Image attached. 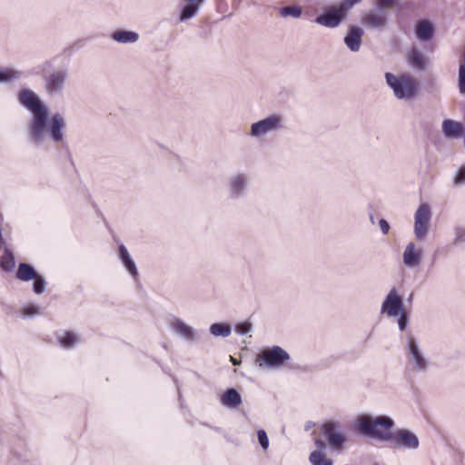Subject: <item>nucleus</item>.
Masks as SVG:
<instances>
[{
  "mask_svg": "<svg viewBox=\"0 0 465 465\" xmlns=\"http://www.w3.org/2000/svg\"><path fill=\"white\" fill-rule=\"evenodd\" d=\"M17 100L32 114L28 123V134L33 142H43L46 134L54 143L64 142L66 123L61 114L56 113L49 119L47 106L37 94L28 88L18 91Z\"/></svg>",
  "mask_w": 465,
  "mask_h": 465,
  "instance_id": "obj_1",
  "label": "nucleus"
},
{
  "mask_svg": "<svg viewBox=\"0 0 465 465\" xmlns=\"http://www.w3.org/2000/svg\"><path fill=\"white\" fill-rule=\"evenodd\" d=\"M358 430L364 436L381 441H388L395 448L414 450L420 446L418 436L410 430L399 429L393 432L390 430L394 427V420L387 415L371 416L362 414L356 420Z\"/></svg>",
  "mask_w": 465,
  "mask_h": 465,
  "instance_id": "obj_2",
  "label": "nucleus"
},
{
  "mask_svg": "<svg viewBox=\"0 0 465 465\" xmlns=\"http://www.w3.org/2000/svg\"><path fill=\"white\" fill-rule=\"evenodd\" d=\"M52 67L53 62L46 60L35 67V73L42 75L46 94L50 97H60L64 94L68 72L65 68H59L49 73Z\"/></svg>",
  "mask_w": 465,
  "mask_h": 465,
  "instance_id": "obj_3",
  "label": "nucleus"
},
{
  "mask_svg": "<svg viewBox=\"0 0 465 465\" xmlns=\"http://www.w3.org/2000/svg\"><path fill=\"white\" fill-rule=\"evenodd\" d=\"M385 80L398 100L411 102L419 94L420 81L409 73L399 75L386 73Z\"/></svg>",
  "mask_w": 465,
  "mask_h": 465,
  "instance_id": "obj_4",
  "label": "nucleus"
},
{
  "mask_svg": "<svg viewBox=\"0 0 465 465\" xmlns=\"http://www.w3.org/2000/svg\"><path fill=\"white\" fill-rule=\"evenodd\" d=\"M361 2L362 0H341L336 5L327 6L314 21L327 28H337L347 18L348 13Z\"/></svg>",
  "mask_w": 465,
  "mask_h": 465,
  "instance_id": "obj_5",
  "label": "nucleus"
},
{
  "mask_svg": "<svg viewBox=\"0 0 465 465\" xmlns=\"http://www.w3.org/2000/svg\"><path fill=\"white\" fill-rule=\"evenodd\" d=\"M289 360V353L282 347L274 345L262 351L257 355L255 361L261 368L280 369Z\"/></svg>",
  "mask_w": 465,
  "mask_h": 465,
  "instance_id": "obj_6",
  "label": "nucleus"
},
{
  "mask_svg": "<svg viewBox=\"0 0 465 465\" xmlns=\"http://www.w3.org/2000/svg\"><path fill=\"white\" fill-rule=\"evenodd\" d=\"M284 128V118L278 114H272L267 117L252 124L249 135L252 138H262L265 135L281 131Z\"/></svg>",
  "mask_w": 465,
  "mask_h": 465,
  "instance_id": "obj_7",
  "label": "nucleus"
},
{
  "mask_svg": "<svg viewBox=\"0 0 465 465\" xmlns=\"http://www.w3.org/2000/svg\"><path fill=\"white\" fill-rule=\"evenodd\" d=\"M322 432L331 450L340 453L347 441L342 426L338 420H327L322 425Z\"/></svg>",
  "mask_w": 465,
  "mask_h": 465,
  "instance_id": "obj_8",
  "label": "nucleus"
},
{
  "mask_svg": "<svg viewBox=\"0 0 465 465\" xmlns=\"http://www.w3.org/2000/svg\"><path fill=\"white\" fill-rule=\"evenodd\" d=\"M407 359L411 369L418 372H425L430 365L428 359L420 348L416 339L410 335L407 343Z\"/></svg>",
  "mask_w": 465,
  "mask_h": 465,
  "instance_id": "obj_9",
  "label": "nucleus"
},
{
  "mask_svg": "<svg viewBox=\"0 0 465 465\" xmlns=\"http://www.w3.org/2000/svg\"><path fill=\"white\" fill-rule=\"evenodd\" d=\"M431 219L430 207L427 203H421L414 214V235L418 241L423 242L429 232Z\"/></svg>",
  "mask_w": 465,
  "mask_h": 465,
  "instance_id": "obj_10",
  "label": "nucleus"
},
{
  "mask_svg": "<svg viewBox=\"0 0 465 465\" xmlns=\"http://www.w3.org/2000/svg\"><path fill=\"white\" fill-rule=\"evenodd\" d=\"M249 186V176L238 173L230 175L226 181L227 193L230 198L237 200L246 195Z\"/></svg>",
  "mask_w": 465,
  "mask_h": 465,
  "instance_id": "obj_11",
  "label": "nucleus"
},
{
  "mask_svg": "<svg viewBox=\"0 0 465 465\" xmlns=\"http://www.w3.org/2000/svg\"><path fill=\"white\" fill-rule=\"evenodd\" d=\"M404 311L403 300L395 287L391 288L387 293L381 303V312L389 317L394 318Z\"/></svg>",
  "mask_w": 465,
  "mask_h": 465,
  "instance_id": "obj_12",
  "label": "nucleus"
},
{
  "mask_svg": "<svg viewBox=\"0 0 465 465\" xmlns=\"http://www.w3.org/2000/svg\"><path fill=\"white\" fill-rule=\"evenodd\" d=\"M169 325L172 331L185 341L189 343H195L198 341V331L180 318H173L170 321Z\"/></svg>",
  "mask_w": 465,
  "mask_h": 465,
  "instance_id": "obj_13",
  "label": "nucleus"
},
{
  "mask_svg": "<svg viewBox=\"0 0 465 465\" xmlns=\"http://www.w3.org/2000/svg\"><path fill=\"white\" fill-rule=\"evenodd\" d=\"M423 258V251L418 247L413 242H409L402 253L403 264L409 268L413 269L419 267Z\"/></svg>",
  "mask_w": 465,
  "mask_h": 465,
  "instance_id": "obj_14",
  "label": "nucleus"
},
{
  "mask_svg": "<svg viewBox=\"0 0 465 465\" xmlns=\"http://www.w3.org/2000/svg\"><path fill=\"white\" fill-rule=\"evenodd\" d=\"M364 31L361 27L352 25L348 27L343 42L347 48L353 53L360 51Z\"/></svg>",
  "mask_w": 465,
  "mask_h": 465,
  "instance_id": "obj_15",
  "label": "nucleus"
},
{
  "mask_svg": "<svg viewBox=\"0 0 465 465\" xmlns=\"http://www.w3.org/2000/svg\"><path fill=\"white\" fill-rule=\"evenodd\" d=\"M362 23L372 29H382L388 24V13L379 11L374 7L363 16Z\"/></svg>",
  "mask_w": 465,
  "mask_h": 465,
  "instance_id": "obj_16",
  "label": "nucleus"
},
{
  "mask_svg": "<svg viewBox=\"0 0 465 465\" xmlns=\"http://www.w3.org/2000/svg\"><path fill=\"white\" fill-rule=\"evenodd\" d=\"M435 32V25L429 19H420L415 24L414 33L420 42L430 41L434 37Z\"/></svg>",
  "mask_w": 465,
  "mask_h": 465,
  "instance_id": "obj_17",
  "label": "nucleus"
},
{
  "mask_svg": "<svg viewBox=\"0 0 465 465\" xmlns=\"http://www.w3.org/2000/svg\"><path fill=\"white\" fill-rule=\"evenodd\" d=\"M408 65L416 72H423L429 64V59L417 47H412L406 55Z\"/></svg>",
  "mask_w": 465,
  "mask_h": 465,
  "instance_id": "obj_18",
  "label": "nucleus"
},
{
  "mask_svg": "<svg viewBox=\"0 0 465 465\" xmlns=\"http://www.w3.org/2000/svg\"><path fill=\"white\" fill-rule=\"evenodd\" d=\"M184 5L181 6L178 19L183 23L193 19L199 13L205 0H183Z\"/></svg>",
  "mask_w": 465,
  "mask_h": 465,
  "instance_id": "obj_19",
  "label": "nucleus"
},
{
  "mask_svg": "<svg viewBox=\"0 0 465 465\" xmlns=\"http://www.w3.org/2000/svg\"><path fill=\"white\" fill-rule=\"evenodd\" d=\"M442 133L446 138L457 139L464 134L465 127L460 122L452 119H445L442 122Z\"/></svg>",
  "mask_w": 465,
  "mask_h": 465,
  "instance_id": "obj_20",
  "label": "nucleus"
},
{
  "mask_svg": "<svg viewBox=\"0 0 465 465\" xmlns=\"http://www.w3.org/2000/svg\"><path fill=\"white\" fill-rule=\"evenodd\" d=\"M118 257L125 267L126 271L129 272L131 277L134 280H137L139 277V272L136 267L135 262L132 259L128 250L124 244H120L118 246Z\"/></svg>",
  "mask_w": 465,
  "mask_h": 465,
  "instance_id": "obj_21",
  "label": "nucleus"
},
{
  "mask_svg": "<svg viewBox=\"0 0 465 465\" xmlns=\"http://www.w3.org/2000/svg\"><path fill=\"white\" fill-rule=\"evenodd\" d=\"M221 403L229 409H237L242 404V397L236 389H227L220 397Z\"/></svg>",
  "mask_w": 465,
  "mask_h": 465,
  "instance_id": "obj_22",
  "label": "nucleus"
},
{
  "mask_svg": "<svg viewBox=\"0 0 465 465\" xmlns=\"http://www.w3.org/2000/svg\"><path fill=\"white\" fill-rule=\"evenodd\" d=\"M112 40L119 44H134L139 40L138 33L134 31L120 29L111 35Z\"/></svg>",
  "mask_w": 465,
  "mask_h": 465,
  "instance_id": "obj_23",
  "label": "nucleus"
},
{
  "mask_svg": "<svg viewBox=\"0 0 465 465\" xmlns=\"http://www.w3.org/2000/svg\"><path fill=\"white\" fill-rule=\"evenodd\" d=\"M57 341L61 347L66 350L73 349L79 341L80 337L76 332L64 331L57 334Z\"/></svg>",
  "mask_w": 465,
  "mask_h": 465,
  "instance_id": "obj_24",
  "label": "nucleus"
},
{
  "mask_svg": "<svg viewBox=\"0 0 465 465\" xmlns=\"http://www.w3.org/2000/svg\"><path fill=\"white\" fill-rule=\"evenodd\" d=\"M37 274L38 272L35 270V268L25 262H21L18 265V269L16 271V278L23 282H29L37 277Z\"/></svg>",
  "mask_w": 465,
  "mask_h": 465,
  "instance_id": "obj_25",
  "label": "nucleus"
},
{
  "mask_svg": "<svg viewBox=\"0 0 465 465\" xmlns=\"http://www.w3.org/2000/svg\"><path fill=\"white\" fill-rule=\"evenodd\" d=\"M22 77V72L13 68L0 66V84L15 82Z\"/></svg>",
  "mask_w": 465,
  "mask_h": 465,
  "instance_id": "obj_26",
  "label": "nucleus"
},
{
  "mask_svg": "<svg viewBox=\"0 0 465 465\" xmlns=\"http://www.w3.org/2000/svg\"><path fill=\"white\" fill-rule=\"evenodd\" d=\"M280 16L283 18L292 17L301 18L302 15V7L300 5H285L279 9Z\"/></svg>",
  "mask_w": 465,
  "mask_h": 465,
  "instance_id": "obj_27",
  "label": "nucleus"
},
{
  "mask_svg": "<svg viewBox=\"0 0 465 465\" xmlns=\"http://www.w3.org/2000/svg\"><path fill=\"white\" fill-rule=\"evenodd\" d=\"M210 333L214 337H229L232 333V328L228 323H213L210 326Z\"/></svg>",
  "mask_w": 465,
  "mask_h": 465,
  "instance_id": "obj_28",
  "label": "nucleus"
},
{
  "mask_svg": "<svg viewBox=\"0 0 465 465\" xmlns=\"http://www.w3.org/2000/svg\"><path fill=\"white\" fill-rule=\"evenodd\" d=\"M1 267L6 272H11L15 266V256L12 251L8 248H5L4 253L1 258Z\"/></svg>",
  "mask_w": 465,
  "mask_h": 465,
  "instance_id": "obj_29",
  "label": "nucleus"
},
{
  "mask_svg": "<svg viewBox=\"0 0 465 465\" xmlns=\"http://www.w3.org/2000/svg\"><path fill=\"white\" fill-rule=\"evenodd\" d=\"M309 460L312 465H333L332 460L327 458L322 451H312L309 456Z\"/></svg>",
  "mask_w": 465,
  "mask_h": 465,
  "instance_id": "obj_30",
  "label": "nucleus"
},
{
  "mask_svg": "<svg viewBox=\"0 0 465 465\" xmlns=\"http://www.w3.org/2000/svg\"><path fill=\"white\" fill-rule=\"evenodd\" d=\"M401 0H373V6L381 12H387L400 4Z\"/></svg>",
  "mask_w": 465,
  "mask_h": 465,
  "instance_id": "obj_31",
  "label": "nucleus"
},
{
  "mask_svg": "<svg viewBox=\"0 0 465 465\" xmlns=\"http://www.w3.org/2000/svg\"><path fill=\"white\" fill-rule=\"evenodd\" d=\"M34 284H33V291L35 294H42L45 291L46 287V282L44 278V276L37 274V277L33 279Z\"/></svg>",
  "mask_w": 465,
  "mask_h": 465,
  "instance_id": "obj_32",
  "label": "nucleus"
},
{
  "mask_svg": "<svg viewBox=\"0 0 465 465\" xmlns=\"http://www.w3.org/2000/svg\"><path fill=\"white\" fill-rule=\"evenodd\" d=\"M454 240L453 244L456 246L465 243V227L457 225L454 227Z\"/></svg>",
  "mask_w": 465,
  "mask_h": 465,
  "instance_id": "obj_33",
  "label": "nucleus"
},
{
  "mask_svg": "<svg viewBox=\"0 0 465 465\" xmlns=\"http://www.w3.org/2000/svg\"><path fill=\"white\" fill-rule=\"evenodd\" d=\"M40 313H41V309L36 304L30 303V304L24 306L22 309V314L25 317H33V316L38 315Z\"/></svg>",
  "mask_w": 465,
  "mask_h": 465,
  "instance_id": "obj_34",
  "label": "nucleus"
},
{
  "mask_svg": "<svg viewBox=\"0 0 465 465\" xmlns=\"http://www.w3.org/2000/svg\"><path fill=\"white\" fill-rule=\"evenodd\" d=\"M252 324L249 322H239L234 326V331L240 335L247 334L248 332L252 331Z\"/></svg>",
  "mask_w": 465,
  "mask_h": 465,
  "instance_id": "obj_35",
  "label": "nucleus"
},
{
  "mask_svg": "<svg viewBox=\"0 0 465 465\" xmlns=\"http://www.w3.org/2000/svg\"><path fill=\"white\" fill-rule=\"evenodd\" d=\"M453 184L455 186L465 184V165L460 166L455 173L453 177Z\"/></svg>",
  "mask_w": 465,
  "mask_h": 465,
  "instance_id": "obj_36",
  "label": "nucleus"
},
{
  "mask_svg": "<svg viewBox=\"0 0 465 465\" xmlns=\"http://www.w3.org/2000/svg\"><path fill=\"white\" fill-rule=\"evenodd\" d=\"M257 438L262 448L266 450L269 447V439L264 430H259L257 431Z\"/></svg>",
  "mask_w": 465,
  "mask_h": 465,
  "instance_id": "obj_37",
  "label": "nucleus"
},
{
  "mask_svg": "<svg viewBox=\"0 0 465 465\" xmlns=\"http://www.w3.org/2000/svg\"><path fill=\"white\" fill-rule=\"evenodd\" d=\"M458 87L461 94H465V68L459 67Z\"/></svg>",
  "mask_w": 465,
  "mask_h": 465,
  "instance_id": "obj_38",
  "label": "nucleus"
},
{
  "mask_svg": "<svg viewBox=\"0 0 465 465\" xmlns=\"http://www.w3.org/2000/svg\"><path fill=\"white\" fill-rule=\"evenodd\" d=\"M397 317H398L399 329L401 331H404L406 329L407 325H408V322H409L408 314L405 312V311H403Z\"/></svg>",
  "mask_w": 465,
  "mask_h": 465,
  "instance_id": "obj_39",
  "label": "nucleus"
},
{
  "mask_svg": "<svg viewBox=\"0 0 465 465\" xmlns=\"http://www.w3.org/2000/svg\"><path fill=\"white\" fill-rule=\"evenodd\" d=\"M379 226H380V229H381V232L384 235H387L390 232L391 226H390L389 223L385 219H381L379 221Z\"/></svg>",
  "mask_w": 465,
  "mask_h": 465,
  "instance_id": "obj_40",
  "label": "nucleus"
},
{
  "mask_svg": "<svg viewBox=\"0 0 465 465\" xmlns=\"http://www.w3.org/2000/svg\"><path fill=\"white\" fill-rule=\"evenodd\" d=\"M314 444L316 447V450L314 451H322L326 449V443L321 439H316L314 440Z\"/></svg>",
  "mask_w": 465,
  "mask_h": 465,
  "instance_id": "obj_41",
  "label": "nucleus"
},
{
  "mask_svg": "<svg viewBox=\"0 0 465 465\" xmlns=\"http://www.w3.org/2000/svg\"><path fill=\"white\" fill-rule=\"evenodd\" d=\"M231 361L232 362L233 365H238L240 363V361H238L236 359H234L233 357H231Z\"/></svg>",
  "mask_w": 465,
  "mask_h": 465,
  "instance_id": "obj_42",
  "label": "nucleus"
},
{
  "mask_svg": "<svg viewBox=\"0 0 465 465\" xmlns=\"http://www.w3.org/2000/svg\"><path fill=\"white\" fill-rule=\"evenodd\" d=\"M370 222L371 224H374L375 223V219H374V216L372 213L370 214Z\"/></svg>",
  "mask_w": 465,
  "mask_h": 465,
  "instance_id": "obj_43",
  "label": "nucleus"
}]
</instances>
